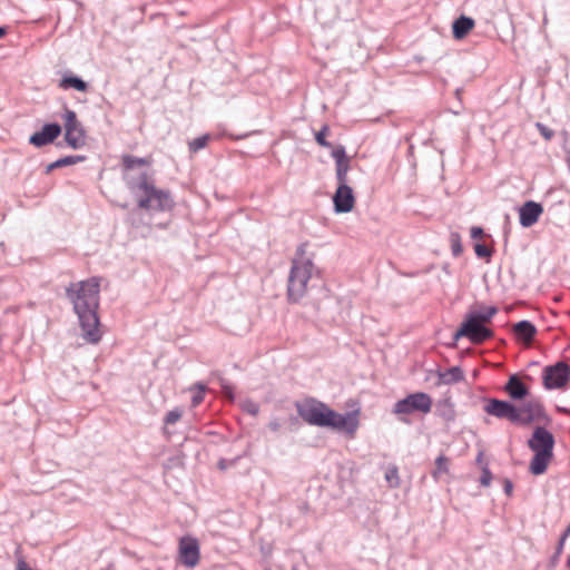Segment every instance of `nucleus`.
<instances>
[{"mask_svg": "<svg viewBox=\"0 0 570 570\" xmlns=\"http://www.w3.org/2000/svg\"><path fill=\"white\" fill-rule=\"evenodd\" d=\"M222 387L224 390V393L227 397L233 399V389L228 384L223 383Z\"/></svg>", "mask_w": 570, "mask_h": 570, "instance_id": "nucleus-40", "label": "nucleus"}, {"mask_svg": "<svg viewBox=\"0 0 570 570\" xmlns=\"http://www.w3.org/2000/svg\"><path fill=\"white\" fill-rule=\"evenodd\" d=\"M464 379V374L461 367L453 366L451 368H448L444 372L439 373V383L440 384H454L458 382H461Z\"/></svg>", "mask_w": 570, "mask_h": 570, "instance_id": "nucleus-20", "label": "nucleus"}, {"mask_svg": "<svg viewBox=\"0 0 570 570\" xmlns=\"http://www.w3.org/2000/svg\"><path fill=\"white\" fill-rule=\"evenodd\" d=\"M314 253L308 252V244L303 243L296 248L287 279V298L292 303L299 302L308 291L309 282L318 275L314 264Z\"/></svg>", "mask_w": 570, "mask_h": 570, "instance_id": "nucleus-4", "label": "nucleus"}, {"mask_svg": "<svg viewBox=\"0 0 570 570\" xmlns=\"http://www.w3.org/2000/svg\"><path fill=\"white\" fill-rule=\"evenodd\" d=\"M67 295L72 302L79 318L82 337L86 342L97 344L101 338L99 318V281L96 277L72 283L67 288Z\"/></svg>", "mask_w": 570, "mask_h": 570, "instance_id": "nucleus-1", "label": "nucleus"}, {"mask_svg": "<svg viewBox=\"0 0 570 570\" xmlns=\"http://www.w3.org/2000/svg\"><path fill=\"white\" fill-rule=\"evenodd\" d=\"M435 470L433 471V478L435 480L440 479L443 473H448L449 471V460L444 455H440L435 460Z\"/></svg>", "mask_w": 570, "mask_h": 570, "instance_id": "nucleus-25", "label": "nucleus"}, {"mask_svg": "<svg viewBox=\"0 0 570 570\" xmlns=\"http://www.w3.org/2000/svg\"><path fill=\"white\" fill-rule=\"evenodd\" d=\"M178 554L180 562L187 568H194L199 562V543L193 537H183L179 540Z\"/></svg>", "mask_w": 570, "mask_h": 570, "instance_id": "nucleus-11", "label": "nucleus"}, {"mask_svg": "<svg viewBox=\"0 0 570 570\" xmlns=\"http://www.w3.org/2000/svg\"><path fill=\"white\" fill-rule=\"evenodd\" d=\"M332 157L335 160V174L337 186L348 185L350 157L346 155L344 146H337L332 150Z\"/></svg>", "mask_w": 570, "mask_h": 570, "instance_id": "nucleus-12", "label": "nucleus"}, {"mask_svg": "<svg viewBox=\"0 0 570 570\" xmlns=\"http://www.w3.org/2000/svg\"><path fill=\"white\" fill-rule=\"evenodd\" d=\"M529 448L534 452L530 462V471L534 475L546 472L553 456L554 438L547 429L538 426L528 441Z\"/></svg>", "mask_w": 570, "mask_h": 570, "instance_id": "nucleus-5", "label": "nucleus"}, {"mask_svg": "<svg viewBox=\"0 0 570 570\" xmlns=\"http://www.w3.org/2000/svg\"><path fill=\"white\" fill-rule=\"evenodd\" d=\"M204 386H199V391L193 396L191 403L194 406L198 405L204 399Z\"/></svg>", "mask_w": 570, "mask_h": 570, "instance_id": "nucleus-36", "label": "nucleus"}, {"mask_svg": "<svg viewBox=\"0 0 570 570\" xmlns=\"http://www.w3.org/2000/svg\"><path fill=\"white\" fill-rule=\"evenodd\" d=\"M219 466H220V469H225L224 461H220V462H219Z\"/></svg>", "mask_w": 570, "mask_h": 570, "instance_id": "nucleus-45", "label": "nucleus"}, {"mask_svg": "<svg viewBox=\"0 0 570 570\" xmlns=\"http://www.w3.org/2000/svg\"><path fill=\"white\" fill-rule=\"evenodd\" d=\"M126 184L137 199L139 208L148 212H169L175 202L168 190L157 188L151 176L141 171L139 175H127Z\"/></svg>", "mask_w": 570, "mask_h": 570, "instance_id": "nucleus-3", "label": "nucleus"}, {"mask_svg": "<svg viewBox=\"0 0 570 570\" xmlns=\"http://www.w3.org/2000/svg\"><path fill=\"white\" fill-rule=\"evenodd\" d=\"M82 159H83V157H80V156H67V157L60 158L47 166V173L51 171L55 168L73 165Z\"/></svg>", "mask_w": 570, "mask_h": 570, "instance_id": "nucleus-24", "label": "nucleus"}, {"mask_svg": "<svg viewBox=\"0 0 570 570\" xmlns=\"http://www.w3.org/2000/svg\"><path fill=\"white\" fill-rule=\"evenodd\" d=\"M512 490H513V484L512 482L507 479L504 480V492L507 495H511L512 494Z\"/></svg>", "mask_w": 570, "mask_h": 570, "instance_id": "nucleus-39", "label": "nucleus"}, {"mask_svg": "<svg viewBox=\"0 0 570 570\" xmlns=\"http://www.w3.org/2000/svg\"><path fill=\"white\" fill-rule=\"evenodd\" d=\"M474 252L478 257L484 258L491 256V250L483 244H476L474 246Z\"/></svg>", "mask_w": 570, "mask_h": 570, "instance_id": "nucleus-35", "label": "nucleus"}, {"mask_svg": "<svg viewBox=\"0 0 570 570\" xmlns=\"http://www.w3.org/2000/svg\"><path fill=\"white\" fill-rule=\"evenodd\" d=\"M518 409L521 415L519 424H528L544 416L543 406L539 401H528Z\"/></svg>", "mask_w": 570, "mask_h": 570, "instance_id": "nucleus-16", "label": "nucleus"}, {"mask_svg": "<svg viewBox=\"0 0 570 570\" xmlns=\"http://www.w3.org/2000/svg\"><path fill=\"white\" fill-rule=\"evenodd\" d=\"M542 380L547 390L563 389L570 380V366L562 361L548 365L543 368Z\"/></svg>", "mask_w": 570, "mask_h": 570, "instance_id": "nucleus-7", "label": "nucleus"}, {"mask_svg": "<svg viewBox=\"0 0 570 570\" xmlns=\"http://www.w3.org/2000/svg\"><path fill=\"white\" fill-rule=\"evenodd\" d=\"M568 538V535L563 534L560 539V542H559V549H562L563 544H564V541L566 539Z\"/></svg>", "mask_w": 570, "mask_h": 570, "instance_id": "nucleus-42", "label": "nucleus"}, {"mask_svg": "<svg viewBox=\"0 0 570 570\" xmlns=\"http://www.w3.org/2000/svg\"><path fill=\"white\" fill-rule=\"evenodd\" d=\"M298 415L308 424L331 428L338 432H344L350 436H354L358 429V412L337 413L330 409L325 403L308 399L297 404Z\"/></svg>", "mask_w": 570, "mask_h": 570, "instance_id": "nucleus-2", "label": "nucleus"}, {"mask_svg": "<svg viewBox=\"0 0 570 570\" xmlns=\"http://www.w3.org/2000/svg\"><path fill=\"white\" fill-rule=\"evenodd\" d=\"M385 480L390 488H397L400 485L399 470L395 465H390L385 471Z\"/></svg>", "mask_w": 570, "mask_h": 570, "instance_id": "nucleus-27", "label": "nucleus"}, {"mask_svg": "<svg viewBox=\"0 0 570 570\" xmlns=\"http://www.w3.org/2000/svg\"><path fill=\"white\" fill-rule=\"evenodd\" d=\"M505 392L514 400L527 396L528 389L517 375H512L504 386Z\"/></svg>", "mask_w": 570, "mask_h": 570, "instance_id": "nucleus-17", "label": "nucleus"}, {"mask_svg": "<svg viewBox=\"0 0 570 570\" xmlns=\"http://www.w3.org/2000/svg\"><path fill=\"white\" fill-rule=\"evenodd\" d=\"M282 424L277 419H273L268 423V429L273 432H277L281 429Z\"/></svg>", "mask_w": 570, "mask_h": 570, "instance_id": "nucleus-37", "label": "nucleus"}, {"mask_svg": "<svg viewBox=\"0 0 570 570\" xmlns=\"http://www.w3.org/2000/svg\"><path fill=\"white\" fill-rule=\"evenodd\" d=\"M181 415H183V411L180 409H174V410L169 411L165 416V424H167V425L175 424L176 422L179 421Z\"/></svg>", "mask_w": 570, "mask_h": 570, "instance_id": "nucleus-32", "label": "nucleus"}, {"mask_svg": "<svg viewBox=\"0 0 570 570\" xmlns=\"http://www.w3.org/2000/svg\"><path fill=\"white\" fill-rule=\"evenodd\" d=\"M482 235H483V229L481 227L474 226L471 228V237L472 238L475 239V238L481 237Z\"/></svg>", "mask_w": 570, "mask_h": 570, "instance_id": "nucleus-38", "label": "nucleus"}, {"mask_svg": "<svg viewBox=\"0 0 570 570\" xmlns=\"http://www.w3.org/2000/svg\"><path fill=\"white\" fill-rule=\"evenodd\" d=\"M491 481H492V473L489 470L488 465L485 464L484 466H482V475L480 478V484L482 487H489L491 484Z\"/></svg>", "mask_w": 570, "mask_h": 570, "instance_id": "nucleus-34", "label": "nucleus"}, {"mask_svg": "<svg viewBox=\"0 0 570 570\" xmlns=\"http://www.w3.org/2000/svg\"><path fill=\"white\" fill-rule=\"evenodd\" d=\"M7 33L6 29L0 27V38H2Z\"/></svg>", "mask_w": 570, "mask_h": 570, "instance_id": "nucleus-44", "label": "nucleus"}, {"mask_svg": "<svg viewBox=\"0 0 570 570\" xmlns=\"http://www.w3.org/2000/svg\"><path fill=\"white\" fill-rule=\"evenodd\" d=\"M334 209L336 213H350L354 208L355 197L348 185L337 186L333 196Z\"/></svg>", "mask_w": 570, "mask_h": 570, "instance_id": "nucleus-13", "label": "nucleus"}, {"mask_svg": "<svg viewBox=\"0 0 570 570\" xmlns=\"http://www.w3.org/2000/svg\"><path fill=\"white\" fill-rule=\"evenodd\" d=\"M569 160H570V151H569Z\"/></svg>", "mask_w": 570, "mask_h": 570, "instance_id": "nucleus-47", "label": "nucleus"}, {"mask_svg": "<svg viewBox=\"0 0 570 570\" xmlns=\"http://www.w3.org/2000/svg\"><path fill=\"white\" fill-rule=\"evenodd\" d=\"M212 136L208 134H205L203 136H199L191 141L188 142L189 150L191 153H197L200 149L205 148L208 141L210 140Z\"/></svg>", "mask_w": 570, "mask_h": 570, "instance_id": "nucleus-26", "label": "nucleus"}, {"mask_svg": "<svg viewBox=\"0 0 570 570\" xmlns=\"http://www.w3.org/2000/svg\"><path fill=\"white\" fill-rule=\"evenodd\" d=\"M65 120V139L72 149L81 148L86 142L85 130L78 121L76 112L67 109L63 115Z\"/></svg>", "mask_w": 570, "mask_h": 570, "instance_id": "nucleus-9", "label": "nucleus"}, {"mask_svg": "<svg viewBox=\"0 0 570 570\" xmlns=\"http://www.w3.org/2000/svg\"><path fill=\"white\" fill-rule=\"evenodd\" d=\"M450 243L453 256L458 257L462 254L463 247L461 244V236L456 232L450 234Z\"/></svg>", "mask_w": 570, "mask_h": 570, "instance_id": "nucleus-29", "label": "nucleus"}, {"mask_svg": "<svg viewBox=\"0 0 570 570\" xmlns=\"http://www.w3.org/2000/svg\"><path fill=\"white\" fill-rule=\"evenodd\" d=\"M514 333L525 343H530L537 333V328L531 322L521 321L514 325Z\"/></svg>", "mask_w": 570, "mask_h": 570, "instance_id": "nucleus-19", "label": "nucleus"}, {"mask_svg": "<svg viewBox=\"0 0 570 570\" xmlns=\"http://www.w3.org/2000/svg\"><path fill=\"white\" fill-rule=\"evenodd\" d=\"M18 570H31L24 562L18 564Z\"/></svg>", "mask_w": 570, "mask_h": 570, "instance_id": "nucleus-41", "label": "nucleus"}, {"mask_svg": "<svg viewBox=\"0 0 570 570\" xmlns=\"http://www.w3.org/2000/svg\"><path fill=\"white\" fill-rule=\"evenodd\" d=\"M438 413L445 422H453L455 420L454 405L450 400H444L439 404Z\"/></svg>", "mask_w": 570, "mask_h": 570, "instance_id": "nucleus-23", "label": "nucleus"}, {"mask_svg": "<svg viewBox=\"0 0 570 570\" xmlns=\"http://www.w3.org/2000/svg\"><path fill=\"white\" fill-rule=\"evenodd\" d=\"M330 132V127L327 125H324L318 132L315 134V140L316 142L324 147V148H331L332 145L330 141L326 140V136Z\"/></svg>", "mask_w": 570, "mask_h": 570, "instance_id": "nucleus-30", "label": "nucleus"}, {"mask_svg": "<svg viewBox=\"0 0 570 570\" xmlns=\"http://www.w3.org/2000/svg\"><path fill=\"white\" fill-rule=\"evenodd\" d=\"M59 87L62 88V89L73 88V89H76L78 91H86L87 88H88V85L82 79H80L79 77H76V76H65L60 80Z\"/></svg>", "mask_w": 570, "mask_h": 570, "instance_id": "nucleus-22", "label": "nucleus"}, {"mask_svg": "<svg viewBox=\"0 0 570 570\" xmlns=\"http://www.w3.org/2000/svg\"><path fill=\"white\" fill-rule=\"evenodd\" d=\"M240 407L244 412H246L253 416H256L259 412V405L252 400H244L240 403Z\"/></svg>", "mask_w": 570, "mask_h": 570, "instance_id": "nucleus-31", "label": "nucleus"}, {"mask_svg": "<svg viewBox=\"0 0 570 570\" xmlns=\"http://www.w3.org/2000/svg\"><path fill=\"white\" fill-rule=\"evenodd\" d=\"M567 564L570 568V553H569V557H568V560H567Z\"/></svg>", "mask_w": 570, "mask_h": 570, "instance_id": "nucleus-46", "label": "nucleus"}, {"mask_svg": "<svg viewBox=\"0 0 570 570\" xmlns=\"http://www.w3.org/2000/svg\"><path fill=\"white\" fill-rule=\"evenodd\" d=\"M497 314V308L493 306L484 307L481 311L472 312L470 315H474L478 320L485 323L489 322L492 316Z\"/></svg>", "mask_w": 570, "mask_h": 570, "instance_id": "nucleus-28", "label": "nucleus"}, {"mask_svg": "<svg viewBox=\"0 0 570 570\" xmlns=\"http://www.w3.org/2000/svg\"><path fill=\"white\" fill-rule=\"evenodd\" d=\"M542 213L543 207L541 204L533 200L525 202L519 208L520 225L525 228L533 226L539 220Z\"/></svg>", "mask_w": 570, "mask_h": 570, "instance_id": "nucleus-14", "label": "nucleus"}, {"mask_svg": "<svg viewBox=\"0 0 570 570\" xmlns=\"http://www.w3.org/2000/svg\"><path fill=\"white\" fill-rule=\"evenodd\" d=\"M482 461H483V453H482V452H480V453L478 454V456H476V462H478V463H481Z\"/></svg>", "mask_w": 570, "mask_h": 570, "instance_id": "nucleus-43", "label": "nucleus"}, {"mask_svg": "<svg viewBox=\"0 0 570 570\" xmlns=\"http://www.w3.org/2000/svg\"><path fill=\"white\" fill-rule=\"evenodd\" d=\"M149 164H150V160L147 158H139V157H134L130 155L124 156L122 165L126 170L125 177L127 175H135V173H132V170L135 169L136 166H147ZM140 173H138V175ZM136 176H137V174H136Z\"/></svg>", "mask_w": 570, "mask_h": 570, "instance_id": "nucleus-21", "label": "nucleus"}, {"mask_svg": "<svg viewBox=\"0 0 570 570\" xmlns=\"http://www.w3.org/2000/svg\"><path fill=\"white\" fill-rule=\"evenodd\" d=\"M492 336V332L483 326V322L474 315H469L454 334V338L468 337L472 343L480 344Z\"/></svg>", "mask_w": 570, "mask_h": 570, "instance_id": "nucleus-8", "label": "nucleus"}, {"mask_svg": "<svg viewBox=\"0 0 570 570\" xmlns=\"http://www.w3.org/2000/svg\"><path fill=\"white\" fill-rule=\"evenodd\" d=\"M60 134V125L46 124L40 131H37L30 136L29 142L36 147H42L51 144Z\"/></svg>", "mask_w": 570, "mask_h": 570, "instance_id": "nucleus-15", "label": "nucleus"}, {"mask_svg": "<svg viewBox=\"0 0 570 570\" xmlns=\"http://www.w3.org/2000/svg\"><path fill=\"white\" fill-rule=\"evenodd\" d=\"M484 412L498 419L509 420L511 423H519L521 420L520 410L510 402L498 399H489L484 405Z\"/></svg>", "mask_w": 570, "mask_h": 570, "instance_id": "nucleus-10", "label": "nucleus"}, {"mask_svg": "<svg viewBox=\"0 0 570 570\" xmlns=\"http://www.w3.org/2000/svg\"><path fill=\"white\" fill-rule=\"evenodd\" d=\"M432 405V397L428 393L415 392L399 400L393 406V413L396 415H410L415 412L428 414L431 412Z\"/></svg>", "mask_w": 570, "mask_h": 570, "instance_id": "nucleus-6", "label": "nucleus"}, {"mask_svg": "<svg viewBox=\"0 0 570 570\" xmlns=\"http://www.w3.org/2000/svg\"><path fill=\"white\" fill-rule=\"evenodd\" d=\"M535 128L546 140H551L554 136V131L542 122H537Z\"/></svg>", "mask_w": 570, "mask_h": 570, "instance_id": "nucleus-33", "label": "nucleus"}, {"mask_svg": "<svg viewBox=\"0 0 570 570\" xmlns=\"http://www.w3.org/2000/svg\"><path fill=\"white\" fill-rule=\"evenodd\" d=\"M474 27V20L466 16H461L452 24L453 37L458 40L463 39Z\"/></svg>", "mask_w": 570, "mask_h": 570, "instance_id": "nucleus-18", "label": "nucleus"}]
</instances>
